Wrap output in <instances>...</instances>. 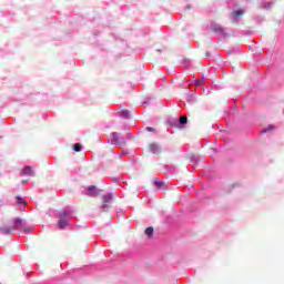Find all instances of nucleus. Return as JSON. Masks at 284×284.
<instances>
[{
	"instance_id": "nucleus-12",
	"label": "nucleus",
	"mask_w": 284,
	"mask_h": 284,
	"mask_svg": "<svg viewBox=\"0 0 284 284\" xmlns=\"http://www.w3.org/2000/svg\"><path fill=\"white\" fill-rule=\"evenodd\" d=\"M156 187H165V182L163 180H155Z\"/></svg>"
},
{
	"instance_id": "nucleus-16",
	"label": "nucleus",
	"mask_w": 284,
	"mask_h": 284,
	"mask_svg": "<svg viewBox=\"0 0 284 284\" xmlns=\"http://www.w3.org/2000/svg\"><path fill=\"white\" fill-rule=\"evenodd\" d=\"M17 201L20 205H26V200L23 197H17Z\"/></svg>"
},
{
	"instance_id": "nucleus-14",
	"label": "nucleus",
	"mask_w": 284,
	"mask_h": 284,
	"mask_svg": "<svg viewBox=\"0 0 284 284\" xmlns=\"http://www.w3.org/2000/svg\"><path fill=\"white\" fill-rule=\"evenodd\" d=\"M180 123H181V125H185V124L187 123V116L182 115V116L180 118Z\"/></svg>"
},
{
	"instance_id": "nucleus-8",
	"label": "nucleus",
	"mask_w": 284,
	"mask_h": 284,
	"mask_svg": "<svg viewBox=\"0 0 284 284\" xmlns=\"http://www.w3.org/2000/svg\"><path fill=\"white\" fill-rule=\"evenodd\" d=\"M144 234L146 236H152V234H154V227H152V226L146 227L144 231Z\"/></svg>"
},
{
	"instance_id": "nucleus-13",
	"label": "nucleus",
	"mask_w": 284,
	"mask_h": 284,
	"mask_svg": "<svg viewBox=\"0 0 284 284\" xmlns=\"http://www.w3.org/2000/svg\"><path fill=\"white\" fill-rule=\"evenodd\" d=\"M243 14H245L243 10H236L233 12V17H243Z\"/></svg>"
},
{
	"instance_id": "nucleus-5",
	"label": "nucleus",
	"mask_w": 284,
	"mask_h": 284,
	"mask_svg": "<svg viewBox=\"0 0 284 284\" xmlns=\"http://www.w3.org/2000/svg\"><path fill=\"white\" fill-rule=\"evenodd\" d=\"M149 150L152 154H161V148L156 143L149 144Z\"/></svg>"
},
{
	"instance_id": "nucleus-6",
	"label": "nucleus",
	"mask_w": 284,
	"mask_h": 284,
	"mask_svg": "<svg viewBox=\"0 0 284 284\" xmlns=\"http://www.w3.org/2000/svg\"><path fill=\"white\" fill-rule=\"evenodd\" d=\"M110 139L113 145H119V143H121V141L119 140V133L116 132L111 133Z\"/></svg>"
},
{
	"instance_id": "nucleus-15",
	"label": "nucleus",
	"mask_w": 284,
	"mask_h": 284,
	"mask_svg": "<svg viewBox=\"0 0 284 284\" xmlns=\"http://www.w3.org/2000/svg\"><path fill=\"white\" fill-rule=\"evenodd\" d=\"M12 221L14 220H8L7 222L3 223L2 227H10V225H12Z\"/></svg>"
},
{
	"instance_id": "nucleus-20",
	"label": "nucleus",
	"mask_w": 284,
	"mask_h": 284,
	"mask_svg": "<svg viewBox=\"0 0 284 284\" xmlns=\"http://www.w3.org/2000/svg\"><path fill=\"white\" fill-rule=\"evenodd\" d=\"M22 183H28V180H22Z\"/></svg>"
},
{
	"instance_id": "nucleus-7",
	"label": "nucleus",
	"mask_w": 284,
	"mask_h": 284,
	"mask_svg": "<svg viewBox=\"0 0 284 284\" xmlns=\"http://www.w3.org/2000/svg\"><path fill=\"white\" fill-rule=\"evenodd\" d=\"M213 30H214V32H217L219 34H223V32H225V29L223 27H221V24L213 26Z\"/></svg>"
},
{
	"instance_id": "nucleus-1",
	"label": "nucleus",
	"mask_w": 284,
	"mask_h": 284,
	"mask_svg": "<svg viewBox=\"0 0 284 284\" xmlns=\"http://www.w3.org/2000/svg\"><path fill=\"white\" fill-rule=\"evenodd\" d=\"M17 225H21L22 230H26V224H23V220L18 217V219L11 221V225L1 226L0 232L2 234H12V232H16Z\"/></svg>"
},
{
	"instance_id": "nucleus-4",
	"label": "nucleus",
	"mask_w": 284,
	"mask_h": 284,
	"mask_svg": "<svg viewBox=\"0 0 284 284\" xmlns=\"http://www.w3.org/2000/svg\"><path fill=\"white\" fill-rule=\"evenodd\" d=\"M20 174L22 176H34V170L32 166H24V169L20 171Z\"/></svg>"
},
{
	"instance_id": "nucleus-11",
	"label": "nucleus",
	"mask_w": 284,
	"mask_h": 284,
	"mask_svg": "<svg viewBox=\"0 0 284 284\" xmlns=\"http://www.w3.org/2000/svg\"><path fill=\"white\" fill-rule=\"evenodd\" d=\"M73 150L74 152H81V150H83V145H81V143H75L73 145Z\"/></svg>"
},
{
	"instance_id": "nucleus-18",
	"label": "nucleus",
	"mask_w": 284,
	"mask_h": 284,
	"mask_svg": "<svg viewBox=\"0 0 284 284\" xmlns=\"http://www.w3.org/2000/svg\"><path fill=\"white\" fill-rule=\"evenodd\" d=\"M146 130H148V132H156V130L152 126H148Z\"/></svg>"
},
{
	"instance_id": "nucleus-3",
	"label": "nucleus",
	"mask_w": 284,
	"mask_h": 284,
	"mask_svg": "<svg viewBox=\"0 0 284 284\" xmlns=\"http://www.w3.org/2000/svg\"><path fill=\"white\" fill-rule=\"evenodd\" d=\"M110 201H112V194H108L103 196V204L101 206L102 212H108V207L110 205Z\"/></svg>"
},
{
	"instance_id": "nucleus-2",
	"label": "nucleus",
	"mask_w": 284,
	"mask_h": 284,
	"mask_svg": "<svg viewBox=\"0 0 284 284\" xmlns=\"http://www.w3.org/2000/svg\"><path fill=\"white\" fill-rule=\"evenodd\" d=\"M68 219H70V213L68 211H63L58 220V227L60 230H63L64 227H68Z\"/></svg>"
},
{
	"instance_id": "nucleus-10",
	"label": "nucleus",
	"mask_w": 284,
	"mask_h": 284,
	"mask_svg": "<svg viewBox=\"0 0 284 284\" xmlns=\"http://www.w3.org/2000/svg\"><path fill=\"white\" fill-rule=\"evenodd\" d=\"M120 116H122L123 119H129L130 118V111L129 110H122L120 112Z\"/></svg>"
},
{
	"instance_id": "nucleus-9",
	"label": "nucleus",
	"mask_w": 284,
	"mask_h": 284,
	"mask_svg": "<svg viewBox=\"0 0 284 284\" xmlns=\"http://www.w3.org/2000/svg\"><path fill=\"white\" fill-rule=\"evenodd\" d=\"M88 190L90 192V196H94V194L99 192V189H97V186H89Z\"/></svg>"
},
{
	"instance_id": "nucleus-19",
	"label": "nucleus",
	"mask_w": 284,
	"mask_h": 284,
	"mask_svg": "<svg viewBox=\"0 0 284 284\" xmlns=\"http://www.w3.org/2000/svg\"><path fill=\"white\" fill-rule=\"evenodd\" d=\"M204 81L203 80H196L195 85H201Z\"/></svg>"
},
{
	"instance_id": "nucleus-17",
	"label": "nucleus",
	"mask_w": 284,
	"mask_h": 284,
	"mask_svg": "<svg viewBox=\"0 0 284 284\" xmlns=\"http://www.w3.org/2000/svg\"><path fill=\"white\" fill-rule=\"evenodd\" d=\"M272 130H274V128L272 125H268L266 129H264V132H272Z\"/></svg>"
}]
</instances>
